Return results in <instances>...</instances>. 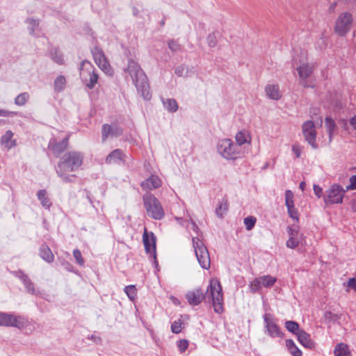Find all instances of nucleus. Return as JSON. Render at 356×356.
I'll list each match as a JSON object with an SVG mask.
<instances>
[{
	"mask_svg": "<svg viewBox=\"0 0 356 356\" xmlns=\"http://www.w3.org/2000/svg\"><path fill=\"white\" fill-rule=\"evenodd\" d=\"M353 16L348 11L341 13L335 20L334 30L339 36H345L351 29Z\"/></svg>",
	"mask_w": 356,
	"mask_h": 356,
	"instance_id": "obj_7",
	"label": "nucleus"
},
{
	"mask_svg": "<svg viewBox=\"0 0 356 356\" xmlns=\"http://www.w3.org/2000/svg\"><path fill=\"white\" fill-rule=\"evenodd\" d=\"M314 192L315 195L318 197H321L323 195V189L318 185L314 184Z\"/></svg>",
	"mask_w": 356,
	"mask_h": 356,
	"instance_id": "obj_50",
	"label": "nucleus"
},
{
	"mask_svg": "<svg viewBox=\"0 0 356 356\" xmlns=\"http://www.w3.org/2000/svg\"><path fill=\"white\" fill-rule=\"evenodd\" d=\"M66 86L65 77L63 75L58 76L54 83V90L56 92L63 91Z\"/></svg>",
	"mask_w": 356,
	"mask_h": 356,
	"instance_id": "obj_34",
	"label": "nucleus"
},
{
	"mask_svg": "<svg viewBox=\"0 0 356 356\" xmlns=\"http://www.w3.org/2000/svg\"><path fill=\"white\" fill-rule=\"evenodd\" d=\"M73 255L79 265H84V259L82 257L81 252L78 249L74 250Z\"/></svg>",
	"mask_w": 356,
	"mask_h": 356,
	"instance_id": "obj_44",
	"label": "nucleus"
},
{
	"mask_svg": "<svg viewBox=\"0 0 356 356\" xmlns=\"http://www.w3.org/2000/svg\"><path fill=\"white\" fill-rule=\"evenodd\" d=\"M286 346L288 347V348L290 350L291 348H293V346H296V344L294 343L293 341L291 340V339H287L286 341Z\"/></svg>",
	"mask_w": 356,
	"mask_h": 356,
	"instance_id": "obj_55",
	"label": "nucleus"
},
{
	"mask_svg": "<svg viewBox=\"0 0 356 356\" xmlns=\"http://www.w3.org/2000/svg\"><path fill=\"white\" fill-rule=\"evenodd\" d=\"M29 32L31 35H35L39 31L40 20L34 18H27L25 21Z\"/></svg>",
	"mask_w": 356,
	"mask_h": 356,
	"instance_id": "obj_29",
	"label": "nucleus"
},
{
	"mask_svg": "<svg viewBox=\"0 0 356 356\" xmlns=\"http://www.w3.org/2000/svg\"><path fill=\"white\" fill-rule=\"evenodd\" d=\"M334 354L335 356H351L348 350V346L345 343H341L336 346Z\"/></svg>",
	"mask_w": 356,
	"mask_h": 356,
	"instance_id": "obj_32",
	"label": "nucleus"
},
{
	"mask_svg": "<svg viewBox=\"0 0 356 356\" xmlns=\"http://www.w3.org/2000/svg\"><path fill=\"white\" fill-rule=\"evenodd\" d=\"M91 339L94 340V341L96 343H98L100 342L101 341V339L98 337H95V336H91Z\"/></svg>",
	"mask_w": 356,
	"mask_h": 356,
	"instance_id": "obj_57",
	"label": "nucleus"
},
{
	"mask_svg": "<svg viewBox=\"0 0 356 356\" xmlns=\"http://www.w3.org/2000/svg\"><path fill=\"white\" fill-rule=\"evenodd\" d=\"M92 54L94 60L98 67L106 74L112 75V69L106 60L103 51L99 47H95L92 49Z\"/></svg>",
	"mask_w": 356,
	"mask_h": 356,
	"instance_id": "obj_13",
	"label": "nucleus"
},
{
	"mask_svg": "<svg viewBox=\"0 0 356 356\" xmlns=\"http://www.w3.org/2000/svg\"><path fill=\"white\" fill-rule=\"evenodd\" d=\"M122 133V129L116 124H104L102 127V140H105L108 137H118Z\"/></svg>",
	"mask_w": 356,
	"mask_h": 356,
	"instance_id": "obj_19",
	"label": "nucleus"
},
{
	"mask_svg": "<svg viewBox=\"0 0 356 356\" xmlns=\"http://www.w3.org/2000/svg\"><path fill=\"white\" fill-rule=\"evenodd\" d=\"M169 49L174 52L178 51L180 50L181 47L179 44L175 40H170L168 42Z\"/></svg>",
	"mask_w": 356,
	"mask_h": 356,
	"instance_id": "obj_49",
	"label": "nucleus"
},
{
	"mask_svg": "<svg viewBox=\"0 0 356 356\" xmlns=\"http://www.w3.org/2000/svg\"><path fill=\"white\" fill-rule=\"evenodd\" d=\"M171 299H172V302L175 305H179L180 302H179V300L177 298L172 297Z\"/></svg>",
	"mask_w": 356,
	"mask_h": 356,
	"instance_id": "obj_59",
	"label": "nucleus"
},
{
	"mask_svg": "<svg viewBox=\"0 0 356 356\" xmlns=\"http://www.w3.org/2000/svg\"><path fill=\"white\" fill-rule=\"evenodd\" d=\"M207 40V44L210 47H214L217 44V37L214 33L209 34Z\"/></svg>",
	"mask_w": 356,
	"mask_h": 356,
	"instance_id": "obj_46",
	"label": "nucleus"
},
{
	"mask_svg": "<svg viewBox=\"0 0 356 356\" xmlns=\"http://www.w3.org/2000/svg\"><path fill=\"white\" fill-rule=\"evenodd\" d=\"M13 133L10 130L6 131L1 138V145L7 149L14 147L16 145V141L13 139Z\"/></svg>",
	"mask_w": 356,
	"mask_h": 356,
	"instance_id": "obj_25",
	"label": "nucleus"
},
{
	"mask_svg": "<svg viewBox=\"0 0 356 356\" xmlns=\"http://www.w3.org/2000/svg\"><path fill=\"white\" fill-rule=\"evenodd\" d=\"M325 318H332V316H334V315H332L330 312H326L325 314Z\"/></svg>",
	"mask_w": 356,
	"mask_h": 356,
	"instance_id": "obj_60",
	"label": "nucleus"
},
{
	"mask_svg": "<svg viewBox=\"0 0 356 356\" xmlns=\"http://www.w3.org/2000/svg\"><path fill=\"white\" fill-rule=\"evenodd\" d=\"M205 295L202 289H195L194 290L188 291L186 294V298L189 305L195 306L201 303L204 299Z\"/></svg>",
	"mask_w": 356,
	"mask_h": 356,
	"instance_id": "obj_18",
	"label": "nucleus"
},
{
	"mask_svg": "<svg viewBox=\"0 0 356 356\" xmlns=\"http://www.w3.org/2000/svg\"><path fill=\"white\" fill-rule=\"evenodd\" d=\"M257 219L254 216H248L244 218V224L247 230H251L255 225Z\"/></svg>",
	"mask_w": 356,
	"mask_h": 356,
	"instance_id": "obj_42",
	"label": "nucleus"
},
{
	"mask_svg": "<svg viewBox=\"0 0 356 356\" xmlns=\"http://www.w3.org/2000/svg\"><path fill=\"white\" fill-rule=\"evenodd\" d=\"M235 140L236 141V145L239 147L245 143L250 145L252 138L248 131L242 130L236 133L235 136Z\"/></svg>",
	"mask_w": 356,
	"mask_h": 356,
	"instance_id": "obj_26",
	"label": "nucleus"
},
{
	"mask_svg": "<svg viewBox=\"0 0 356 356\" xmlns=\"http://www.w3.org/2000/svg\"><path fill=\"white\" fill-rule=\"evenodd\" d=\"M177 346L180 353H182L187 349L188 346V342L186 339L179 340L178 341Z\"/></svg>",
	"mask_w": 356,
	"mask_h": 356,
	"instance_id": "obj_48",
	"label": "nucleus"
},
{
	"mask_svg": "<svg viewBox=\"0 0 356 356\" xmlns=\"http://www.w3.org/2000/svg\"><path fill=\"white\" fill-rule=\"evenodd\" d=\"M144 207L149 217L161 220L164 217V210L159 200L153 195L147 193L143 197Z\"/></svg>",
	"mask_w": 356,
	"mask_h": 356,
	"instance_id": "obj_3",
	"label": "nucleus"
},
{
	"mask_svg": "<svg viewBox=\"0 0 356 356\" xmlns=\"http://www.w3.org/2000/svg\"><path fill=\"white\" fill-rule=\"evenodd\" d=\"M84 156L79 152L72 151L65 154L56 167L57 175L63 182L74 181L76 176L74 174L83 164Z\"/></svg>",
	"mask_w": 356,
	"mask_h": 356,
	"instance_id": "obj_1",
	"label": "nucleus"
},
{
	"mask_svg": "<svg viewBox=\"0 0 356 356\" xmlns=\"http://www.w3.org/2000/svg\"><path fill=\"white\" fill-rule=\"evenodd\" d=\"M217 149L218 153L227 159H236L241 154L240 147L229 138L220 140L217 145Z\"/></svg>",
	"mask_w": 356,
	"mask_h": 356,
	"instance_id": "obj_5",
	"label": "nucleus"
},
{
	"mask_svg": "<svg viewBox=\"0 0 356 356\" xmlns=\"http://www.w3.org/2000/svg\"><path fill=\"white\" fill-rule=\"evenodd\" d=\"M288 234L289 238L286 241V247L291 249L297 248L299 245L305 243L304 234L299 231L298 226H292L289 227Z\"/></svg>",
	"mask_w": 356,
	"mask_h": 356,
	"instance_id": "obj_11",
	"label": "nucleus"
},
{
	"mask_svg": "<svg viewBox=\"0 0 356 356\" xmlns=\"http://www.w3.org/2000/svg\"><path fill=\"white\" fill-rule=\"evenodd\" d=\"M305 186H306V183L305 181H302L300 183V188L303 191L305 188Z\"/></svg>",
	"mask_w": 356,
	"mask_h": 356,
	"instance_id": "obj_58",
	"label": "nucleus"
},
{
	"mask_svg": "<svg viewBox=\"0 0 356 356\" xmlns=\"http://www.w3.org/2000/svg\"><path fill=\"white\" fill-rule=\"evenodd\" d=\"M124 292L129 298L133 300L136 297V289L134 285H129L124 288Z\"/></svg>",
	"mask_w": 356,
	"mask_h": 356,
	"instance_id": "obj_41",
	"label": "nucleus"
},
{
	"mask_svg": "<svg viewBox=\"0 0 356 356\" xmlns=\"http://www.w3.org/2000/svg\"><path fill=\"white\" fill-rule=\"evenodd\" d=\"M175 73L178 76H188L189 75L190 70L187 67L181 65L176 67Z\"/></svg>",
	"mask_w": 356,
	"mask_h": 356,
	"instance_id": "obj_40",
	"label": "nucleus"
},
{
	"mask_svg": "<svg viewBox=\"0 0 356 356\" xmlns=\"http://www.w3.org/2000/svg\"><path fill=\"white\" fill-rule=\"evenodd\" d=\"M266 96L273 100H278L282 97V92L277 84H268L265 87Z\"/></svg>",
	"mask_w": 356,
	"mask_h": 356,
	"instance_id": "obj_22",
	"label": "nucleus"
},
{
	"mask_svg": "<svg viewBox=\"0 0 356 356\" xmlns=\"http://www.w3.org/2000/svg\"><path fill=\"white\" fill-rule=\"evenodd\" d=\"M29 98L30 95L28 92H22L15 99V104L19 106H24Z\"/></svg>",
	"mask_w": 356,
	"mask_h": 356,
	"instance_id": "obj_36",
	"label": "nucleus"
},
{
	"mask_svg": "<svg viewBox=\"0 0 356 356\" xmlns=\"http://www.w3.org/2000/svg\"><path fill=\"white\" fill-rule=\"evenodd\" d=\"M355 169L356 170V168Z\"/></svg>",
	"mask_w": 356,
	"mask_h": 356,
	"instance_id": "obj_62",
	"label": "nucleus"
},
{
	"mask_svg": "<svg viewBox=\"0 0 356 356\" xmlns=\"http://www.w3.org/2000/svg\"><path fill=\"white\" fill-rule=\"evenodd\" d=\"M285 205L287 209L292 208L295 207L294 200H293V193L290 190H286L285 192Z\"/></svg>",
	"mask_w": 356,
	"mask_h": 356,
	"instance_id": "obj_37",
	"label": "nucleus"
},
{
	"mask_svg": "<svg viewBox=\"0 0 356 356\" xmlns=\"http://www.w3.org/2000/svg\"><path fill=\"white\" fill-rule=\"evenodd\" d=\"M227 208H228V205H227V201L220 202L216 209V215L218 217L222 218L223 216V215L227 211Z\"/></svg>",
	"mask_w": 356,
	"mask_h": 356,
	"instance_id": "obj_39",
	"label": "nucleus"
},
{
	"mask_svg": "<svg viewBox=\"0 0 356 356\" xmlns=\"http://www.w3.org/2000/svg\"><path fill=\"white\" fill-rule=\"evenodd\" d=\"M325 127L329 135V142H331L337 130V124L333 119L327 117L325 119Z\"/></svg>",
	"mask_w": 356,
	"mask_h": 356,
	"instance_id": "obj_28",
	"label": "nucleus"
},
{
	"mask_svg": "<svg viewBox=\"0 0 356 356\" xmlns=\"http://www.w3.org/2000/svg\"><path fill=\"white\" fill-rule=\"evenodd\" d=\"M348 286L356 291V277L349 279Z\"/></svg>",
	"mask_w": 356,
	"mask_h": 356,
	"instance_id": "obj_54",
	"label": "nucleus"
},
{
	"mask_svg": "<svg viewBox=\"0 0 356 356\" xmlns=\"http://www.w3.org/2000/svg\"><path fill=\"white\" fill-rule=\"evenodd\" d=\"M191 228L194 230V231H197V229H198L197 228V226L195 225V222H192L191 223Z\"/></svg>",
	"mask_w": 356,
	"mask_h": 356,
	"instance_id": "obj_61",
	"label": "nucleus"
},
{
	"mask_svg": "<svg viewBox=\"0 0 356 356\" xmlns=\"http://www.w3.org/2000/svg\"><path fill=\"white\" fill-rule=\"evenodd\" d=\"M293 152L296 154V157H300L301 154V148L297 145H294L292 147Z\"/></svg>",
	"mask_w": 356,
	"mask_h": 356,
	"instance_id": "obj_53",
	"label": "nucleus"
},
{
	"mask_svg": "<svg viewBox=\"0 0 356 356\" xmlns=\"http://www.w3.org/2000/svg\"><path fill=\"white\" fill-rule=\"evenodd\" d=\"M15 275L23 282L24 286L26 289V291L29 293L31 294H35L36 293L33 282L31 281L29 277L26 274H24L22 271H18L15 273Z\"/></svg>",
	"mask_w": 356,
	"mask_h": 356,
	"instance_id": "obj_27",
	"label": "nucleus"
},
{
	"mask_svg": "<svg viewBox=\"0 0 356 356\" xmlns=\"http://www.w3.org/2000/svg\"><path fill=\"white\" fill-rule=\"evenodd\" d=\"M207 293L211 297L215 312L221 314L223 312V294L221 285L216 279H212Z\"/></svg>",
	"mask_w": 356,
	"mask_h": 356,
	"instance_id": "obj_4",
	"label": "nucleus"
},
{
	"mask_svg": "<svg viewBox=\"0 0 356 356\" xmlns=\"http://www.w3.org/2000/svg\"><path fill=\"white\" fill-rule=\"evenodd\" d=\"M302 131L305 140L312 146V147L314 149L317 148L318 145L316 140V131L314 122L308 120L304 122L302 126Z\"/></svg>",
	"mask_w": 356,
	"mask_h": 356,
	"instance_id": "obj_12",
	"label": "nucleus"
},
{
	"mask_svg": "<svg viewBox=\"0 0 356 356\" xmlns=\"http://www.w3.org/2000/svg\"><path fill=\"white\" fill-rule=\"evenodd\" d=\"M293 356H301L302 352L299 348L295 346L293 348L289 350Z\"/></svg>",
	"mask_w": 356,
	"mask_h": 356,
	"instance_id": "obj_52",
	"label": "nucleus"
},
{
	"mask_svg": "<svg viewBox=\"0 0 356 356\" xmlns=\"http://www.w3.org/2000/svg\"><path fill=\"white\" fill-rule=\"evenodd\" d=\"M182 321L181 319L175 321L171 325V331L175 334H179L181 332Z\"/></svg>",
	"mask_w": 356,
	"mask_h": 356,
	"instance_id": "obj_43",
	"label": "nucleus"
},
{
	"mask_svg": "<svg viewBox=\"0 0 356 356\" xmlns=\"http://www.w3.org/2000/svg\"><path fill=\"white\" fill-rule=\"evenodd\" d=\"M161 180L158 176L152 175L141 183V187L146 191H151L160 187Z\"/></svg>",
	"mask_w": 356,
	"mask_h": 356,
	"instance_id": "obj_21",
	"label": "nucleus"
},
{
	"mask_svg": "<svg viewBox=\"0 0 356 356\" xmlns=\"http://www.w3.org/2000/svg\"><path fill=\"white\" fill-rule=\"evenodd\" d=\"M264 321L265 327L268 334L272 337H282V332L277 325L275 318L270 314H265L264 315Z\"/></svg>",
	"mask_w": 356,
	"mask_h": 356,
	"instance_id": "obj_16",
	"label": "nucleus"
},
{
	"mask_svg": "<svg viewBox=\"0 0 356 356\" xmlns=\"http://www.w3.org/2000/svg\"><path fill=\"white\" fill-rule=\"evenodd\" d=\"M192 242L199 264L202 268L209 269L211 265V260L207 247L197 237H193Z\"/></svg>",
	"mask_w": 356,
	"mask_h": 356,
	"instance_id": "obj_8",
	"label": "nucleus"
},
{
	"mask_svg": "<svg viewBox=\"0 0 356 356\" xmlns=\"http://www.w3.org/2000/svg\"><path fill=\"white\" fill-rule=\"evenodd\" d=\"M298 341L305 348L313 349L315 347L314 341L311 339L310 335L305 331L301 330L297 334Z\"/></svg>",
	"mask_w": 356,
	"mask_h": 356,
	"instance_id": "obj_23",
	"label": "nucleus"
},
{
	"mask_svg": "<svg viewBox=\"0 0 356 356\" xmlns=\"http://www.w3.org/2000/svg\"><path fill=\"white\" fill-rule=\"evenodd\" d=\"M285 327L289 330V332L296 334V335L300 331L299 330V325L296 321H288L285 323Z\"/></svg>",
	"mask_w": 356,
	"mask_h": 356,
	"instance_id": "obj_38",
	"label": "nucleus"
},
{
	"mask_svg": "<svg viewBox=\"0 0 356 356\" xmlns=\"http://www.w3.org/2000/svg\"><path fill=\"white\" fill-rule=\"evenodd\" d=\"M277 279L270 275H263L254 279L250 285L251 291L257 292L264 286L266 288L271 287L276 282Z\"/></svg>",
	"mask_w": 356,
	"mask_h": 356,
	"instance_id": "obj_15",
	"label": "nucleus"
},
{
	"mask_svg": "<svg viewBox=\"0 0 356 356\" xmlns=\"http://www.w3.org/2000/svg\"><path fill=\"white\" fill-rule=\"evenodd\" d=\"M27 325L28 320L24 316L0 312V326L15 327L18 329H22Z\"/></svg>",
	"mask_w": 356,
	"mask_h": 356,
	"instance_id": "obj_9",
	"label": "nucleus"
},
{
	"mask_svg": "<svg viewBox=\"0 0 356 356\" xmlns=\"http://www.w3.org/2000/svg\"><path fill=\"white\" fill-rule=\"evenodd\" d=\"M68 138L65 137L60 143H56L55 139H51L49 142V147L53 151L56 156H59L60 154L67 148Z\"/></svg>",
	"mask_w": 356,
	"mask_h": 356,
	"instance_id": "obj_20",
	"label": "nucleus"
},
{
	"mask_svg": "<svg viewBox=\"0 0 356 356\" xmlns=\"http://www.w3.org/2000/svg\"><path fill=\"white\" fill-rule=\"evenodd\" d=\"M49 56L55 63L59 65H62L64 63L63 55L57 48H51L49 50Z\"/></svg>",
	"mask_w": 356,
	"mask_h": 356,
	"instance_id": "obj_33",
	"label": "nucleus"
},
{
	"mask_svg": "<svg viewBox=\"0 0 356 356\" xmlns=\"http://www.w3.org/2000/svg\"><path fill=\"white\" fill-rule=\"evenodd\" d=\"M124 155L120 149L111 152L106 158V163L108 164L120 163L124 162Z\"/></svg>",
	"mask_w": 356,
	"mask_h": 356,
	"instance_id": "obj_24",
	"label": "nucleus"
},
{
	"mask_svg": "<svg viewBox=\"0 0 356 356\" xmlns=\"http://www.w3.org/2000/svg\"><path fill=\"white\" fill-rule=\"evenodd\" d=\"M346 190H356V175H352L350 177L349 184L346 186Z\"/></svg>",
	"mask_w": 356,
	"mask_h": 356,
	"instance_id": "obj_47",
	"label": "nucleus"
},
{
	"mask_svg": "<svg viewBox=\"0 0 356 356\" xmlns=\"http://www.w3.org/2000/svg\"><path fill=\"white\" fill-rule=\"evenodd\" d=\"M80 76L85 86L92 89L97 83L99 76L92 65L88 60H83L80 67Z\"/></svg>",
	"mask_w": 356,
	"mask_h": 356,
	"instance_id": "obj_6",
	"label": "nucleus"
},
{
	"mask_svg": "<svg viewBox=\"0 0 356 356\" xmlns=\"http://www.w3.org/2000/svg\"><path fill=\"white\" fill-rule=\"evenodd\" d=\"M165 108L171 113H175L178 109V104L175 99H167L163 101Z\"/></svg>",
	"mask_w": 356,
	"mask_h": 356,
	"instance_id": "obj_35",
	"label": "nucleus"
},
{
	"mask_svg": "<svg viewBox=\"0 0 356 356\" xmlns=\"http://www.w3.org/2000/svg\"><path fill=\"white\" fill-rule=\"evenodd\" d=\"M156 236L153 232H147L146 228H145L143 235V241L145 251L150 256L153 257L154 259V263L157 264L156 261Z\"/></svg>",
	"mask_w": 356,
	"mask_h": 356,
	"instance_id": "obj_14",
	"label": "nucleus"
},
{
	"mask_svg": "<svg viewBox=\"0 0 356 356\" xmlns=\"http://www.w3.org/2000/svg\"><path fill=\"white\" fill-rule=\"evenodd\" d=\"M37 197L38 200L40 201V203L43 207L49 209L51 207V202L45 190L38 191L37 193Z\"/></svg>",
	"mask_w": 356,
	"mask_h": 356,
	"instance_id": "obj_31",
	"label": "nucleus"
},
{
	"mask_svg": "<svg viewBox=\"0 0 356 356\" xmlns=\"http://www.w3.org/2000/svg\"><path fill=\"white\" fill-rule=\"evenodd\" d=\"M17 115V112L0 109V116L8 117Z\"/></svg>",
	"mask_w": 356,
	"mask_h": 356,
	"instance_id": "obj_51",
	"label": "nucleus"
},
{
	"mask_svg": "<svg viewBox=\"0 0 356 356\" xmlns=\"http://www.w3.org/2000/svg\"><path fill=\"white\" fill-rule=\"evenodd\" d=\"M287 212L289 216L294 220L298 221L299 219V214L298 209L296 208V207L287 209Z\"/></svg>",
	"mask_w": 356,
	"mask_h": 356,
	"instance_id": "obj_45",
	"label": "nucleus"
},
{
	"mask_svg": "<svg viewBox=\"0 0 356 356\" xmlns=\"http://www.w3.org/2000/svg\"><path fill=\"white\" fill-rule=\"evenodd\" d=\"M124 71L130 75L133 83L137 88L138 92L141 94L142 97L145 100L150 99L151 94L149 92L147 79L139 64L134 60L130 58L128 60L127 67Z\"/></svg>",
	"mask_w": 356,
	"mask_h": 356,
	"instance_id": "obj_2",
	"label": "nucleus"
},
{
	"mask_svg": "<svg viewBox=\"0 0 356 356\" xmlns=\"http://www.w3.org/2000/svg\"><path fill=\"white\" fill-rule=\"evenodd\" d=\"M350 123L352 127L356 129V115L350 119Z\"/></svg>",
	"mask_w": 356,
	"mask_h": 356,
	"instance_id": "obj_56",
	"label": "nucleus"
},
{
	"mask_svg": "<svg viewBox=\"0 0 356 356\" xmlns=\"http://www.w3.org/2000/svg\"><path fill=\"white\" fill-rule=\"evenodd\" d=\"M40 257L46 261L48 263L53 262L54 259V256L51 250V249L49 248L47 245H42L40 248Z\"/></svg>",
	"mask_w": 356,
	"mask_h": 356,
	"instance_id": "obj_30",
	"label": "nucleus"
},
{
	"mask_svg": "<svg viewBox=\"0 0 356 356\" xmlns=\"http://www.w3.org/2000/svg\"><path fill=\"white\" fill-rule=\"evenodd\" d=\"M314 70V65L308 63L301 61V64L297 67V71L299 74V78L301 81V84L304 87L310 86L307 83L306 79L310 76Z\"/></svg>",
	"mask_w": 356,
	"mask_h": 356,
	"instance_id": "obj_17",
	"label": "nucleus"
},
{
	"mask_svg": "<svg viewBox=\"0 0 356 356\" xmlns=\"http://www.w3.org/2000/svg\"><path fill=\"white\" fill-rule=\"evenodd\" d=\"M346 191V188L344 189L339 184H332L325 192L323 197L324 202L326 204L341 203Z\"/></svg>",
	"mask_w": 356,
	"mask_h": 356,
	"instance_id": "obj_10",
	"label": "nucleus"
}]
</instances>
